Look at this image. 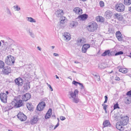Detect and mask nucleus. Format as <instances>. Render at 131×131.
Instances as JSON below:
<instances>
[{"label":"nucleus","mask_w":131,"mask_h":131,"mask_svg":"<svg viewBox=\"0 0 131 131\" xmlns=\"http://www.w3.org/2000/svg\"><path fill=\"white\" fill-rule=\"evenodd\" d=\"M97 27V25L96 23L93 22L90 24L87 27L88 30L90 31L93 32L96 30Z\"/></svg>","instance_id":"4"},{"label":"nucleus","mask_w":131,"mask_h":131,"mask_svg":"<svg viewBox=\"0 0 131 131\" xmlns=\"http://www.w3.org/2000/svg\"><path fill=\"white\" fill-rule=\"evenodd\" d=\"M1 41L3 43V45L2 46L3 48V49L5 50L8 49V43L7 42H5L4 40H2Z\"/></svg>","instance_id":"18"},{"label":"nucleus","mask_w":131,"mask_h":131,"mask_svg":"<svg viewBox=\"0 0 131 131\" xmlns=\"http://www.w3.org/2000/svg\"><path fill=\"white\" fill-rule=\"evenodd\" d=\"M115 53L114 52H110L109 50L105 51V52L103 53L102 56H105L107 55L109 56H114Z\"/></svg>","instance_id":"10"},{"label":"nucleus","mask_w":131,"mask_h":131,"mask_svg":"<svg viewBox=\"0 0 131 131\" xmlns=\"http://www.w3.org/2000/svg\"><path fill=\"white\" fill-rule=\"evenodd\" d=\"M6 12L7 14L9 15L10 16H11L12 15V14L8 8H7L6 9Z\"/></svg>","instance_id":"43"},{"label":"nucleus","mask_w":131,"mask_h":131,"mask_svg":"<svg viewBox=\"0 0 131 131\" xmlns=\"http://www.w3.org/2000/svg\"><path fill=\"white\" fill-rule=\"evenodd\" d=\"M123 53V52L122 51H120L116 52L115 54V56H117L120 54H122Z\"/></svg>","instance_id":"42"},{"label":"nucleus","mask_w":131,"mask_h":131,"mask_svg":"<svg viewBox=\"0 0 131 131\" xmlns=\"http://www.w3.org/2000/svg\"><path fill=\"white\" fill-rule=\"evenodd\" d=\"M78 23L75 21H72L70 24V26L71 28L75 27L78 25Z\"/></svg>","instance_id":"27"},{"label":"nucleus","mask_w":131,"mask_h":131,"mask_svg":"<svg viewBox=\"0 0 131 131\" xmlns=\"http://www.w3.org/2000/svg\"><path fill=\"white\" fill-rule=\"evenodd\" d=\"M53 127V126H51L50 127V130H51L52 129V127Z\"/></svg>","instance_id":"60"},{"label":"nucleus","mask_w":131,"mask_h":131,"mask_svg":"<svg viewBox=\"0 0 131 131\" xmlns=\"http://www.w3.org/2000/svg\"><path fill=\"white\" fill-rule=\"evenodd\" d=\"M81 89H84V86H83V84H82V85H81Z\"/></svg>","instance_id":"61"},{"label":"nucleus","mask_w":131,"mask_h":131,"mask_svg":"<svg viewBox=\"0 0 131 131\" xmlns=\"http://www.w3.org/2000/svg\"><path fill=\"white\" fill-rule=\"evenodd\" d=\"M86 41L85 39L84 38H79L77 40V44L79 46H81L85 43Z\"/></svg>","instance_id":"16"},{"label":"nucleus","mask_w":131,"mask_h":131,"mask_svg":"<svg viewBox=\"0 0 131 131\" xmlns=\"http://www.w3.org/2000/svg\"><path fill=\"white\" fill-rule=\"evenodd\" d=\"M64 12L62 9H59L55 12V14L56 16L58 17H60L59 20L60 24H63L66 22V17L63 16Z\"/></svg>","instance_id":"1"},{"label":"nucleus","mask_w":131,"mask_h":131,"mask_svg":"<svg viewBox=\"0 0 131 131\" xmlns=\"http://www.w3.org/2000/svg\"><path fill=\"white\" fill-rule=\"evenodd\" d=\"M63 37H64V39L65 40L68 41L71 39L70 34L67 32H65L63 35Z\"/></svg>","instance_id":"11"},{"label":"nucleus","mask_w":131,"mask_h":131,"mask_svg":"<svg viewBox=\"0 0 131 131\" xmlns=\"http://www.w3.org/2000/svg\"><path fill=\"white\" fill-rule=\"evenodd\" d=\"M96 20L98 21L102 22L104 21V18L102 16H99L96 17Z\"/></svg>","instance_id":"30"},{"label":"nucleus","mask_w":131,"mask_h":131,"mask_svg":"<svg viewBox=\"0 0 131 131\" xmlns=\"http://www.w3.org/2000/svg\"><path fill=\"white\" fill-rule=\"evenodd\" d=\"M24 89L25 90H27L30 88V82L27 81L24 84L23 86Z\"/></svg>","instance_id":"22"},{"label":"nucleus","mask_w":131,"mask_h":131,"mask_svg":"<svg viewBox=\"0 0 131 131\" xmlns=\"http://www.w3.org/2000/svg\"><path fill=\"white\" fill-rule=\"evenodd\" d=\"M88 17V15L84 14L79 16L78 17V18L80 20H83L86 19Z\"/></svg>","instance_id":"21"},{"label":"nucleus","mask_w":131,"mask_h":131,"mask_svg":"<svg viewBox=\"0 0 131 131\" xmlns=\"http://www.w3.org/2000/svg\"><path fill=\"white\" fill-rule=\"evenodd\" d=\"M72 83L75 85L77 86V84L79 83V82L75 81H73Z\"/></svg>","instance_id":"49"},{"label":"nucleus","mask_w":131,"mask_h":131,"mask_svg":"<svg viewBox=\"0 0 131 131\" xmlns=\"http://www.w3.org/2000/svg\"><path fill=\"white\" fill-rule=\"evenodd\" d=\"M4 66V63L2 61L0 60V68H2Z\"/></svg>","instance_id":"38"},{"label":"nucleus","mask_w":131,"mask_h":131,"mask_svg":"<svg viewBox=\"0 0 131 131\" xmlns=\"http://www.w3.org/2000/svg\"><path fill=\"white\" fill-rule=\"evenodd\" d=\"M124 101L126 104H130L131 103V98L127 96L124 99Z\"/></svg>","instance_id":"24"},{"label":"nucleus","mask_w":131,"mask_h":131,"mask_svg":"<svg viewBox=\"0 0 131 131\" xmlns=\"http://www.w3.org/2000/svg\"><path fill=\"white\" fill-rule=\"evenodd\" d=\"M60 119L61 120L63 121L66 118L64 116H61L60 117Z\"/></svg>","instance_id":"51"},{"label":"nucleus","mask_w":131,"mask_h":131,"mask_svg":"<svg viewBox=\"0 0 131 131\" xmlns=\"http://www.w3.org/2000/svg\"><path fill=\"white\" fill-rule=\"evenodd\" d=\"M103 125L104 127L110 126V124L108 120H106L104 121L103 123Z\"/></svg>","instance_id":"28"},{"label":"nucleus","mask_w":131,"mask_h":131,"mask_svg":"<svg viewBox=\"0 0 131 131\" xmlns=\"http://www.w3.org/2000/svg\"><path fill=\"white\" fill-rule=\"evenodd\" d=\"M24 80L21 78H19V83L20 86H21L23 84V82Z\"/></svg>","instance_id":"40"},{"label":"nucleus","mask_w":131,"mask_h":131,"mask_svg":"<svg viewBox=\"0 0 131 131\" xmlns=\"http://www.w3.org/2000/svg\"><path fill=\"white\" fill-rule=\"evenodd\" d=\"M46 106V104L44 102L42 101L40 102L37 107V110L39 111H42Z\"/></svg>","instance_id":"7"},{"label":"nucleus","mask_w":131,"mask_h":131,"mask_svg":"<svg viewBox=\"0 0 131 131\" xmlns=\"http://www.w3.org/2000/svg\"><path fill=\"white\" fill-rule=\"evenodd\" d=\"M15 82L16 84L20 86L19 78L16 79L15 80Z\"/></svg>","instance_id":"39"},{"label":"nucleus","mask_w":131,"mask_h":131,"mask_svg":"<svg viewBox=\"0 0 131 131\" xmlns=\"http://www.w3.org/2000/svg\"><path fill=\"white\" fill-rule=\"evenodd\" d=\"M48 86L49 88L51 90V91H53V89L50 85H49V86Z\"/></svg>","instance_id":"56"},{"label":"nucleus","mask_w":131,"mask_h":131,"mask_svg":"<svg viewBox=\"0 0 131 131\" xmlns=\"http://www.w3.org/2000/svg\"><path fill=\"white\" fill-rule=\"evenodd\" d=\"M78 84H79L80 86L81 85H82V83H80L79 82Z\"/></svg>","instance_id":"63"},{"label":"nucleus","mask_w":131,"mask_h":131,"mask_svg":"<svg viewBox=\"0 0 131 131\" xmlns=\"http://www.w3.org/2000/svg\"><path fill=\"white\" fill-rule=\"evenodd\" d=\"M115 80L116 81H119L120 80V79L118 77H116L115 78Z\"/></svg>","instance_id":"55"},{"label":"nucleus","mask_w":131,"mask_h":131,"mask_svg":"<svg viewBox=\"0 0 131 131\" xmlns=\"http://www.w3.org/2000/svg\"><path fill=\"white\" fill-rule=\"evenodd\" d=\"M52 116L53 118L56 119V115H52Z\"/></svg>","instance_id":"58"},{"label":"nucleus","mask_w":131,"mask_h":131,"mask_svg":"<svg viewBox=\"0 0 131 131\" xmlns=\"http://www.w3.org/2000/svg\"><path fill=\"white\" fill-rule=\"evenodd\" d=\"M53 55L54 56H59V54L57 53H54L53 54Z\"/></svg>","instance_id":"57"},{"label":"nucleus","mask_w":131,"mask_h":131,"mask_svg":"<svg viewBox=\"0 0 131 131\" xmlns=\"http://www.w3.org/2000/svg\"><path fill=\"white\" fill-rule=\"evenodd\" d=\"M8 106H6L5 107L4 109L5 111L9 110L12 108H11V107H10L8 105Z\"/></svg>","instance_id":"44"},{"label":"nucleus","mask_w":131,"mask_h":131,"mask_svg":"<svg viewBox=\"0 0 131 131\" xmlns=\"http://www.w3.org/2000/svg\"><path fill=\"white\" fill-rule=\"evenodd\" d=\"M104 97L105 98V101L104 102V103H105L107 102L108 99L107 96H105Z\"/></svg>","instance_id":"50"},{"label":"nucleus","mask_w":131,"mask_h":131,"mask_svg":"<svg viewBox=\"0 0 131 131\" xmlns=\"http://www.w3.org/2000/svg\"><path fill=\"white\" fill-rule=\"evenodd\" d=\"M52 110L51 108H49L48 110L46 113L47 115H48V116H50L52 114Z\"/></svg>","instance_id":"36"},{"label":"nucleus","mask_w":131,"mask_h":131,"mask_svg":"<svg viewBox=\"0 0 131 131\" xmlns=\"http://www.w3.org/2000/svg\"><path fill=\"white\" fill-rule=\"evenodd\" d=\"M31 97V95L29 93H26L22 96V99L23 100L25 101H26L29 99Z\"/></svg>","instance_id":"14"},{"label":"nucleus","mask_w":131,"mask_h":131,"mask_svg":"<svg viewBox=\"0 0 131 131\" xmlns=\"http://www.w3.org/2000/svg\"><path fill=\"white\" fill-rule=\"evenodd\" d=\"M26 19L28 21L31 23H36V22L35 19L31 17H27Z\"/></svg>","instance_id":"29"},{"label":"nucleus","mask_w":131,"mask_h":131,"mask_svg":"<svg viewBox=\"0 0 131 131\" xmlns=\"http://www.w3.org/2000/svg\"><path fill=\"white\" fill-rule=\"evenodd\" d=\"M26 30L31 37L33 38H35V35L32 30H30V29L29 28H27L26 29Z\"/></svg>","instance_id":"26"},{"label":"nucleus","mask_w":131,"mask_h":131,"mask_svg":"<svg viewBox=\"0 0 131 131\" xmlns=\"http://www.w3.org/2000/svg\"><path fill=\"white\" fill-rule=\"evenodd\" d=\"M37 49L40 51L41 50V48L39 47H37Z\"/></svg>","instance_id":"59"},{"label":"nucleus","mask_w":131,"mask_h":131,"mask_svg":"<svg viewBox=\"0 0 131 131\" xmlns=\"http://www.w3.org/2000/svg\"><path fill=\"white\" fill-rule=\"evenodd\" d=\"M113 72V70H112L111 72H108V73H111Z\"/></svg>","instance_id":"62"},{"label":"nucleus","mask_w":131,"mask_h":131,"mask_svg":"<svg viewBox=\"0 0 131 131\" xmlns=\"http://www.w3.org/2000/svg\"><path fill=\"white\" fill-rule=\"evenodd\" d=\"M59 125V123H58L54 127V128L53 129H55L56 128H57Z\"/></svg>","instance_id":"54"},{"label":"nucleus","mask_w":131,"mask_h":131,"mask_svg":"<svg viewBox=\"0 0 131 131\" xmlns=\"http://www.w3.org/2000/svg\"><path fill=\"white\" fill-rule=\"evenodd\" d=\"M50 116H48V115H47V114H46L45 116V118L46 119H49L50 118Z\"/></svg>","instance_id":"53"},{"label":"nucleus","mask_w":131,"mask_h":131,"mask_svg":"<svg viewBox=\"0 0 131 131\" xmlns=\"http://www.w3.org/2000/svg\"><path fill=\"white\" fill-rule=\"evenodd\" d=\"M126 95L127 96L129 97H131V90L128 92L126 94Z\"/></svg>","instance_id":"45"},{"label":"nucleus","mask_w":131,"mask_h":131,"mask_svg":"<svg viewBox=\"0 0 131 131\" xmlns=\"http://www.w3.org/2000/svg\"><path fill=\"white\" fill-rule=\"evenodd\" d=\"M114 16L115 17V18H116L119 20H122L123 18V17L122 16L118 14L117 13L114 14Z\"/></svg>","instance_id":"25"},{"label":"nucleus","mask_w":131,"mask_h":131,"mask_svg":"<svg viewBox=\"0 0 131 131\" xmlns=\"http://www.w3.org/2000/svg\"><path fill=\"white\" fill-rule=\"evenodd\" d=\"M73 11L76 14L80 15L82 13V10L79 7H76L73 9Z\"/></svg>","instance_id":"20"},{"label":"nucleus","mask_w":131,"mask_h":131,"mask_svg":"<svg viewBox=\"0 0 131 131\" xmlns=\"http://www.w3.org/2000/svg\"><path fill=\"white\" fill-rule=\"evenodd\" d=\"M115 8L117 11L122 12L124 10L125 6L123 3H118L116 4Z\"/></svg>","instance_id":"5"},{"label":"nucleus","mask_w":131,"mask_h":131,"mask_svg":"<svg viewBox=\"0 0 131 131\" xmlns=\"http://www.w3.org/2000/svg\"><path fill=\"white\" fill-rule=\"evenodd\" d=\"M6 93L7 94H8L9 93V92L8 91H7L6 92Z\"/></svg>","instance_id":"64"},{"label":"nucleus","mask_w":131,"mask_h":131,"mask_svg":"<svg viewBox=\"0 0 131 131\" xmlns=\"http://www.w3.org/2000/svg\"><path fill=\"white\" fill-rule=\"evenodd\" d=\"M104 65V64L103 63L99 64L98 65L99 68L101 69H104V68H105V67H104L103 66V65Z\"/></svg>","instance_id":"37"},{"label":"nucleus","mask_w":131,"mask_h":131,"mask_svg":"<svg viewBox=\"0 0 131 131\" xmlns=\"http://www.w3.org/2000/svg\"><path fill=\"white\" fill-rule=\"evenodd\" d=\"M23 102V101L19 100L15 103V106L17 108H18L24 106V104Z\"/></svg>","instance_id":"19"},{"label":"nucleus","mask_w":131,"mask_h":131,"mask_svg":"<svg viewBox=\"0 0 131 131\" xmlns=\"http://www.w3.org/2000/svg\"><path fill=\"white\" fill-rule=\"evenodd\" d=\"M16 10L18 11L20 9V8L17 5L16 6H14L13 7Z\"/></svg>","instance_id":"41"},{"label":"nucleus","mask_w":131,"mask_h":131,"mask_svg":"<svg viewBox=\"0 0 131 131\" xmlns=\"http://www.w3.org/2000/svg\"><path fill=\"white\" fill-rule=\"evenodd\" d=\"M99 4L101 7H103L104 6V2L102 1H101L99 3Z\"/></svg>","instance_id":"47"},{"label":"nucleus","mask_w":131,"mask_h":131,"mask_svg":"<svg viewBox=\"0 0 131 131\" xmlns=\"http://www.w3.org/2000/svg\"><path fill=\"white\" fill-rule=\"evenodd\" d=\"M124 3L126 5H129L131 4V0H124Z\"/></svg>","instance_id":"33"},{"label":"nucleus","mask_w":131,"mask_h":131,"mask_svg":"<svg viewBox=\"0 0 131 131\" xmlns=\"http://www.w3.org/2000/svg\"><path fill=\"white\" fill-rule=\"evenodd\" d=\"M113 13L111 11L107 10L105 12L104 16L106 19H110L113 15Z\"/></svg>","instance_id":"12"},{"label":"nucleus","mask_w":131,"mask_h":131,"mask_svg":"<svg viewBox=\"0 0 131 131\" xmlns=\"http://www.w3.org/2000/svg\"><path fill=\"white\" fill-rule=\"evenodd\" d=\"M120 124L119 125H116V128L120 131H122L123 130V128Z\"/></svg>","instance_id":"34"},{"label":"nucleus","mask_w":131,"mask_h":131,"mask_svg":"<svg viewBox=\"0 0 131 131\" xmlns=\"http://www.w3.org/2000/svg\"><path fill=\"white\" fill-rule=\"evenodd\" d=\"M79 92L77 90H75L74 92L71 91L69 92L70 95L69 98L71 99L73 102L78 103L79 102V99L77 97V95L78 94Z\"/></svg>","instance_id":"2"},{"label":"nucleus","mask_w":131,"mask_h":131,"mask_svg":"<svg viewBox=\"0 0 131 131\" xmlns=\"http://www.w3.org/2000/svg\"><path fill=\"white\" fill-rule=\"evenodd\" d=\"M116 36L118 40L119 41H121L122 40V34L119 31H117L116 33Z\"/></svg>","instance_id":"23"},{"label":"nucleus","mask_w":131,"mask_h":131,"mask_svg":"<svg viewBox=\"0 0 131 131\" xmlns=\"http://www.w3.org/2000/svg\"><path fill=\"white\" fill-rule=\"evenodd\" d=\"M90 47V46L89 44H84L83 45L82 48V52L83 53H86L88 49Z\"/></svg>","instance_id":"17"},{"label":"nucleus","mask_w":131,"mask_h":131,"mask_svg":"<svg viewBox=\"0 0 131 131\" xmlns=\"http://www.w3.org/2000/svg\"><path fill=\"white\" fill-rule=\"evenodd\" d=\"M119 71L123 73H126L127 72L128 70L126 68H121L119 69Z\"/></svg>","instance_id":"32"},{"label":"nucleus","mask_w":131,"mask_h":131,"mask_svg":"<svg viewBox=\"0 0 131 131\" xmlns=\"http://www.w3.org/2000/svg\"><path fill=\"white\" fill-rule=\"evenodd\" d=\"M18 118L21 121L26 120L27 119V117L22 113H19L17 115Z\"/></svg>","instance_id":"9"},{"label":"nucleus","mask_w":131,"mask_h":131,"mask_svg":"<svg viewBox=\"0 0 131 131\" xmlns=\"http://www.w3.org/2000/svg\"><path fill=\"white\" fill-rule=\"evenodd\" d=\"M94 75L96 77H98V81H99L100 80V76L99 75H97L96 74H95Z\"/></svg>","instance_id":"52"},{"label":"nucleus","mask_w":131,"mask_h":131,"mask_svg":"<svg viewBox=\"0 0 131 131\" xmlns=\"http://www.w3.org/2000/svg\"><path fill=\"white\" fill-rule=\"evenodd\" d=\"M2 70L3 73L7 75L10 73L11 69L9 67H4Z\"/></svg>","instance_id":"13"},{"label":"nucleus","mask_w":131,"mask_h":131,"mask_svg":"<svg viewBox=\"0 0 131 131\" xmlns=\"http://www.w3.org/2000/svg\"><path fill=\"white\" fill-rule=\"evenodd\" d=\"M52 110L51 108H49L48 110L46 113L47 115H48V116H50L52 114Z\"/></svg>","instance_id":"35"},{"label":"nucleus","mask_w":131,"mask_h":131,"mask_svg":"<svg viewBox=\"0 0 131 131\" xmlns=\"http://www.w3.org/2000/svg\"><path fill=\"white\" fill-rule=\"evenodd\" d=\"M128 121L129 118L127 116L122 117L120 119V124L121 125H125L128 123Z\"/></svg>","instance_id":"6"},{"label":"nucleus","mask_w":131,"mask_h":131,"mask_svg":"<svg viewBox=\"0 0 131 131\" xmlns=\"http://www.w3.org/2000/svg\"><path fill=\"white\" fill-rule=\"evenodd\" d=\"M0 97L1 101L4 103H7V96L5 93H1L0 94Z\"/></svg>","instance_id":"8"},{"label":"nucleus","mask_w":131,"mask_h":131,"mask_svg":"<svg viewBox=\"0 0 131 131\" xmlns=\"http://www.w3.org/2000/svg\"><path fill=\"white\" fill-rule=\"evenodd\" d=\"M102 105V106L103 107V108L104 110H106V107L107 106V105L104 104V103H103Z\"/></svg>","instance_id":"48"},{"label":"nucleus","mask_w":131,"mask_h":131,"mask_svg":"<svg viewBox=\"0 0 131 131\" xmlns=\"http://www.w3.org/2000/svg\"><path fill=\"white\" fill-rule=\"evenodd\" d=\"M114 109L119 108L118 106V103H117L114 105Z\"/></svg>","instance_id":"46"},{"label":"nucleus","mask_w":131,"mask_h":131,"mask_svg":"<svg viewBox=\"0 0 131 131\" xmlns=\"http://www.w3.org/2000/svg\"><path fill=\"white\" fill-rule=\"evenodd\" d=\"M15 61V59L13 56H9L5 59V62L8 65H11L14 63Z\"/></svg>","instance_id":"3"},{"label":"nucleus","mask_w":131,"mask_h":131,"mask_svg":"<svg viewBox=\"0 0 131 131\" xmlns=\"http://www.w3.org/2000/svg\"><path fill=\"white\" fill-rule=\"evenodd\" d=\"M26 106L27 108L29 110L31 111L32 109V105L31 103H28L27 104Z\"/></svg>","instance_id":"31"},{"label":"nucleus","mask_w":131,"mask_h":131,"mask_svg":"<svg viewBox=\"0 0 131 131\" xmlns=\"http://www.w3.org/2000/svg\"><path fill=\"white\" fill-rule=\"evenodd\" d=\"M37 116L35 115L32 117L31 119L30 122L31 124H36L38 121V118Z\"/></svg>","instance_id":"15"}]
</instances>
